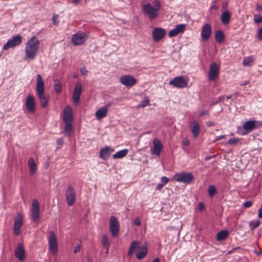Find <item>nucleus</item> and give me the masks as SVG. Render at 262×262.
I'll return each mask as SVG.
<instances>
[{
	"mask_svg": "<svg viewBox=\"0 0 262 262\" xmlns=\"http://www.w3.org/2000/svg\"><path fill=\"white\" fill-rule=\"evenodd\" d=\"M87 38L84 32H78L72 35L71 42L75 46H80L84 43Z\"/></svg>",
	"mask_w": 262,
	"mask_h": 262,
	"instance_id": "9d476101",
	"label": "nucleus"
},
{
	"mask_svg": "<svg viewBox=\"0 0 262 262\" xmlns=\"http://www.w3.org/2000/svg\"><path fill=\"white\" fill-rule=\"evenodd\" d=\"M206 124L208 126H211L212 125V123L210 122V121H208V122H206Z\"/></svg>",
	"mask_w": 262,
	"mask_h": 262,
	"instance_id": "680f3d73",
	"label": "nucleus"
},
{
	"mask_svg": "<svg viewBox=\"0 0 262 262\" xmlns=\"http://www.w3.org/2000/svg\"><path fill=\"white\" fill-rule=\"evenodd\" d=\"M26 106L28 111L33 113L35 111L36 105L34 98L31 95L27 96L26 101Z\"/></svg>",
	"mask_w": 262,
	"mask_h": 262,
	"instance_id": "6ab92c4d",
	"label": "nucleus"
},
{
	"mask_svg": "<svg viewBox=\"0 0 262 262\" xmlns=\"http://www.w3.org/2000/svg\"><path fill=\"white\" fill-rule=\"evenodd\" d=\"M22 41V37L19 35L14 36L12 39H9L4 45L3 49L4 50H7L10 48L15 47L20 43Z\"/></svg>",
	"mask_w": 262,
	"mask_h": 262,
	"instance_id": "9b49d317",
	"label": "nucleus"
},
{
	"mask_svg": "<svg viewBox=\"0 0 262 262\" xmlns=\"http://www.w3.org/2000/svg\"><path fill=\"white\" fill-rule=\"evenodd\" d=\"M239 141V140L237 138L230 139L228 140V143L230 145L235 144L238 143Z\"/></svg>",
	"mask_w": 262,
	"mask_h": 262,
	"instance_id": "37998d69",
	"label": "nucleus"
},
{
	"mask_svg": "<svg viewBox=\"0 0 262 262\" xmlns=\"http://www.w3.org/2000/svg\"><path fill=\"white\" fill-rule=\"evenodd\" d=\"M211 34V26L209 24H205L202 28L201 31V37L203 40H208Z\"/></svg>",
	"mask_w": 262,
	"mask_h": 262,
	"instance_id": "aec40b11",
	"label": "nucleus"
},
{
	"mask_svg": "<svg viewBox=\"0 0 262 262\" xmlns=\"http://www.w3.org/2000/svg\"><path fill=\"white\" fill-rule=\"evenodd\" d=\"M102 242L103 247L106 249V253H108L110 246V242L106 235L103 236Z\"/></svg>",
	"mask_w": 262,
	"mask_h": 262,
	"instance_id": "473e14b6",
	"label": "nucleus"
},
{
	"mask_svg": "<svg viewBox=\"0 0 262 262\" xmlns=\"http://www.w3.org/2000/svg\"><path fill=\"white\" fill-rule=\"evenodd\" d=\"M257 127H258V125H256L255 122L253 121H246L243 126V128L246 130H251Z\"/></svg>",
	"mask_w": 262,
	"mask_h": 262,
	"instance_id": "cd10ccee",
	"label": "nucleus"
},
{
	"mask_svg": "<svg viewBox=\"0 0 262 262\" xmlns=\"http://www.w3.org/2000/svg\"><path fill=\"white\" fill-rule=\"evenodd\" d=\"M178 34H179L178 33V32L175 28L170 30L168 33V36L169 37H173L176 36Z\"/></svg>",
	"mask_w": 262,
	"mask_h": 262,
	"instance_id": "ea45409f",
	"label": "nucleus"
},
{
	"mask_svg": "<svg viewBox=\"0 0 262 262\" xmlns=\"http://www.w3.org/2000/svg\"><path fill=\"white\" fill-rule=\"evenodd\" d=\"M258 37L260 39H262V28H260L258 31Z\"/></svg>",
	"mask_w": 262,
	"mask_h": 262,
	"instance_id": "5fc2aeb1",
	"label": "nucleus"
},
{
	"mask_svg": "<svg viewBox=\"0 0 262 262\" xmlns=\"http://www.w3.org/2000/svg\"><path fill=\"white\" fill-rule=\"evenodd\" d=\"M152 262H159V259L158 258H155Z\"/></svg>",
	"mask_w": 262,
	"mask_h": 262,
	"instance_id": "0e129e2a",
	"label": "nucleus"
},
{
	"mask_svg": "<svg viewBox=\"0 0 262 262\" xmlns=\"http://www.w3.org/2000/svg\"><path fill=\"white\" fill-rule=\"evenodd\" d=\"M73 77H74V78H77V75H74Z\"/></svg>",
	"mask_w": 262,
	"mask_h": 262,
	"instance_id": "69168bd1",
	"label": "nucleus"
},
{
	"mask_svg": "<svg viewBox=\"0 0 262 262\" xmlns=\"http://www.w3.org/2000/svg\"><path fill=\"white\" fill-rule=\"evenodd\" d=\"M199 209L201 210L203 209L204 208V204L202 203H200L199 204Z\"/></svg>",
	"mask_w": 262,
	"mask_h": 262,
	"instance_id": "6e6d98bb",
	"label": "nucleus"
},
{
	"mask_svg": "<svg viewBox=\"0 0 262 262\" xmlns=\"http://www.w3.org/2000/svg\"><path fill=\"white\" fill-rule=\"evenodd\" d=\"M169 84L179 89L184 88L187 85L186 81L182 76L176 77L173 80L169 81Z\"/></svg>",
	"mask_w": 262,
	"mask_h": 262,
	"instance_id": "4468645a",
	"label": "nucleus"
},
{
	"mask_svg": "<svg viewBox=\"0 0 262 262\" xmlns=\"http://www.w3.org/2000/svg\"><path fill=\"white\" fill-rule=\"evenodd\" d=\"M231 18V14L228 11L223 12L221 15V21L224 25H228Z\"/></svg>",
	"mask_w": 262,
	"mask_h": 262,
	"instance_id": "bb28decb",
	"label": "nucleus"
},
{
	"mask_svg": "<svg viewBox=\"0 0 262 262\" xmlns=\"http://www.w3.org/2000/svg\"><path fill=\"white\" fill-rule=\"evenodd\" d=\"M120 83L127 88L134 86L137 83V80L131 75H124L120 77Z\"/></svg>",
	"mask_w": 262,
	"mask_h": 262,
	"instance_id": "6e6552de",
	"label": "nucleus"
},
{
	"mask_svg": "<svg viewBox=\"0 0 262 262\" xmlns=\"http://www.w3.org/2000/svg\"><path fill=\"white\" fill-rule=\"evenodd\" d=\"M208 192L210 198L213 197L216 193V189L214 185H210L208 187Z\"/></svg>",
	"mask_w": 262,
	"mask_h": 262,
	"instance_id": "f704fd0d",
	"label": "nucleus"
},
{
	"mask_svg": "<svg viewBox=\"0 0 262 262\" xmlns=\"http://www.w3.org/2000/svg\"><path fill=\"white\" fill-rule=\"evenodd\" d=\"M73 120V112L70 105L66 106L63 111V121L65 122H72Z\"/></svg>",
	"mask_w": 262,
	"mask_h": 262,
	"instance_id": "412c9836",
	"label": "nucleus"
},
{
	"mask_svg": "<svg viewBox=\"0 0 262 262\" xmlns=\"http://www.w3.org/2000/svg\"><path fill=\"white\" fill-rule=\"evenodd\" d=\"M252 62V59L251 57H247L244 59L243 64L244 66H250Z\"/></svg>",
	"mask_w": 262,
	"mask_h": 262,
	"instance_id": "58836bf2",
	"label": "nucleus"
},
{
	"mask_svg": "<svg viewBox=\"0 0 262 262\" xmlns=\"http://www.w3.org/2000/svg\"><path fill=\"white\" fill-rule=\"evenodd\" d=\"M49 250L50 252L55 254L58 251V243L57 237L53 231L49 232V236L48 237Z\"/></svg>",
	"mask_w": 262,
	"mask_h": 262,
	"instance_id": "423d86ee",
	"label": "nucleus"
},
{
	"mask_svg": "<svg viewBox=\"0 0 262 262\" xmlns=\"http://www.w3.org/2000/svg\"><path fill=\"white\" fill-rule=\"evenodd\" d=\"M225 138V135H221V136H217L216 137V138H215V140L214 141V142H216L219 140H220L222 139H224Z\"/></svg>",
	"mask_w": 262,
	"mask_h": 262,
	"instance_id": "3c124183",
	"label": "nucleus"
},
{
	"mask_svg": "<svg viewBox=\"0 0 262 262\" xmlns=\"http://www.w3.org/2000/svg\"><path fill=\"white\" fill-rule=\"evenodd\" d=\"M154 147L152 151V155L159 156L163 148V145L159 139L155 138L153 139Z\"/></svg>",
	"mask_w": 262,
	"mask_h": 262,
	"instance_id": "4be33fe9",
	"label": "nucleus"
},
{
	"mask_svg": "<svg viewBox=\"0 0 262 262\" xmlns=\"http://www.w3.org/2000/svg\"><path fill=\"white\" fill-rule=\"evenodd\" d=\"M166 34V31L162 28H156L152 31V38L155 42H158L163 38Z\"/></svg>",
	"mask_w": 262,
	"mask_h": 262,
	"instance_id": "f3484780",
	"label": "nucleus"
},
{
	"mask_svg": "<svg viewBox=\"0 0 262 262\" xmlns=\"http://www.w3.org/2000/svg\"><path fill=\"white\" fill-rule=\"evenodd\" d=\"M149 104V100L148 96H145L143 100L141 101L138 105V107H145Z\"/></svg>",
	"mask_w": 262,
	"mask_h": 262,
	"instance_id": "c9c22d12",
	"label": "nucleus"
},
{
	"mask_svg": "<svg viewBox=\"0 0 262 262\" xmlns=\"http://www.w3.org/2000/svg\"><path fill=\"white\" fill-rule=\"evenodd\" d=\"M64 133L66 136H70L72 130V122H65Z\"/></svg>",
	"mask_w": 262,
	"mask_h": 262,
	"instance_id": "2f4dec72",
	"label": "nucleus"
},
{
	"mask_svg": "<svg viewBox=\"0 0 262 262\" xmlns=\"http://www.w3.org/2000/svg\"><path fill=\"white\" fill-rule=\"evenodd\" d=\"M160 8L161 4L158 1L154 2V5L150 3H147L141 6L143 14L147 16L150 20H155L159 17V11Z\"/></svg>",
	"mask_w": 262,
	"mask_h": 262,
	"instance_id": "f257e3e1",
	"label": "nucleus"
},
{
	"mask_svg": "<svg viewBox=\"0 0 262 262\" xmlns=\"http://www.w3.org/2000/svg\"><path fill=\"white\" fill-rule=\"evenodd\" d=\"M80 250V246L79 245H77V246H75V247L74 248V253H77L78 252H79Z\"/></svg>",
	"mask_w": 262,
	"mask_h": 262,
	"instance_id": "8fccbe9b",
	"label": "nucleus"
},
{
	"mask_svg": "<svg viewBox=\"0 0 262 262\" xmlns=\"http://www.w3.org/2000/svg\"><path fill=\"white\" fill-rule=\"evenodd\" d=\"M174 179L178 182L189 184L194 180V177L190 172H182L176 173Z\"/></svg>",
	"mask_w": 262,
	"mask_h": 262,
	"instance_id": "39448f33",
	"label": "nucleus"
},
{
	"mask_svg": "<svg viewBox=\"0 0 262 262\" xmlns=\"http://www.w3.org/2000/svg\"><path fill=\"white\" fill-rule=\"evenodd\" d=\"M134 224L136 226H140L141 225V222H140V220H139V219H138V218L135 219L134 220Z\"/></svg>",
	"mask_w": 262,
	"mask_h": 262,
	"instance_id": "49530a36",
	"label": "nucleus"
},
{
	"mask_svg": "<svg viewBox=\"0 0 262 262\" xmlns=\"http://www.w3.org/2000/svg\"><path fill=\"white\" fill-rule=\"evenodd\" d=\"M119 227L117 219L114 216H111L110 219V230L113 237H115L118 235Z\"/></svg>",
	"mask_w": 262,
	"mask_h": 262,
	"instance_id": "1a4fd4ad",
	"label": "nucleus"
},
{
	"mask_svg": "<svg viewBox=\"0 0 262 262\" xmlns=\"http://www.w3.org/2000/svg\"><path fill=\"white\" fill-rule=\"evenodd\" d=\"M190 129L194 138L198 137L200 132V127L196 120H193L190 122Z\"/></svg>",
	"mask_w": 262,
	"mask_h": 262,
	"instance_id": "5701e85b",
	"label": "nucleus"
},
{
	"mask_svg": "<svg viewBox=\"0 0 262 262\" xmlns=\"http://www.w3.org/2000/svg\"><path fill=\"white\" fill-rule=\"evenodd\" d=\"M81 92V84L80 83H76L73 93V100L75 103L78 104L79 103Z\"/></svg>",
	"mask_w": 262,
	"mask_h": 262,
	"instance_id": "a211bd4d",
	"label": "nucleus"
},
{
	"mask_svg": "<svg viewBox=\"0 0 262 262\" xmlns=\"http://www.w3.org/2000/svg\"><path fill=\"white\" fill-rule=\"evenodd\" d=\"M112 103L108 102L104 106L100 107L95 112V116L97 120H100L106 116L108 108L112 105Z\"/></svg>",
	"mask_w": 262,
	"mask_h": 262,
	"instance_id": "2eb2a0df",
	"label": "nucleus"
},
{
	"mask_svg": "<svg viewBox=\"0 0 262 262\" xmlns=\"http://www.w3.org/2000/svg\"><path fill=\"white\" fill-rule=\"evenodd\" d=\"M128 151L127 149H124L121 150H119L117 151L116 154L113 155V157L114 159H121L124 157H125Z\"/></svg>",
	"mask_w": 262,
	"mask_h": 262,
	"instance_id": "c85d7f7f",
	"label": "nucleus"
},
{
	"mask_svg": "<svg viewBox=\"0 0 262 262\" xmlns=\"http://www.w3.org/2000/svg\"><path fill=\"white\" fill-rule=\"evenodd\" d=\"M139 242L137 241H133L129 248L128 251V256L131 257L136 250V257L138 260H141L147 255L148 252L147 247L146 246H139Z\"/></svg>",
	"mask_w": 262,
	"mask_h": 262,
	"instance_id": "20e7f679",
	"label": "nucleus"
},
{
	"mask_svg": "<svg viewBox=\"0 0 262 262\" xmlns=\"http://www.w3.org/2000/svg\"><path fill=\"white\" fill-rule=\"evenodd\" d=\"M254 20L256 23H260L262 21V16L259 14L255 15Z\"/></svg>",
	"mask_w": 262,
	"mask_h": 262,
	"instance_id": "a19ab883",
	"label": "nucleus"
},
{
	"mask_svg": "<svg viewBox=\"0 0 262 262\" xmlns=\"http://www.w3.org/2000/svg\"><path fill=\"white\" fill-rule=\"evenodd\" d=\"M114 151V149L111 148L110 147H105L100 150L99 157L102 159H107L109 158L110 154Z\"/></svg>",
	"mask_w": 262,
	"mask_h": 262,
	"instance_id": "b1692460",
	"label": "nucleus"
},
{
	"mask_svg": "<svg viewBox=\"0 0 262 262\" xmlns=\"http://www.w3.org/2000/svg\"><path fill=\"white\" fill-rule=\"evenodd\" d=\"M189 142L188 140H186L184 142V144L185 145L188 146L189 145Z\"/></svg>",
	"mask_w": 262,
	"mask_h": 262,
	"instance_id": "052dcab7",
	"label": "nucleus"
},
{
	"mask_svg": "<svg viewBox=\"0 0 262 262\" xmlns=\"http://www.w3.org/2000/svg\"><path fill=\"white\" fill-rule=\"evenodd\" d=\"M240 249V248H239V247H236V248H235L233 249L232 250L228 252V253H233V252H234L236 250H238V249Z\"/></svg>",
	"mask_w": 262,
	"mask_h": 262,
	"instance_id": "4d7b16f0",
	"label": "nucleus"
},
{
	"mask_svg": "<svg viewBox=\"0 0 262 262\" xmlns=\"http://www.w3.org/2000/svg\"><path fill=\"white\" fill-rule=\"evenodd\" d=\"M261 125H262V123H261Z\"/></svg>",
	"mask_w": 262,
	"mask_h": 262,
	"instance_id": "338daca9",
	"label": "nucleus"
},
{
	"mask_svg": "<svg viewBox=\"0 0 262 262\" xmlns=\"http://www.w3.org/2000/svg\"><path fill=\"white\" fill-rule=\"evenodd\" d=\"M28 165L29 167L31 174L32 175L34 174L37 168L35 160L33 158L31 157L28 159Z\"/></svg>",
	"mask_w": 262,
	"mask_h": 262,
	"instance_id": "a878e982",
	"label": "nucleus"
},
{
	"mask_svg": "<svg viewBox=\"0 0 262 262\" xmlns=\"http://www.w3.org/2000/svg\"><path fill=\"white\" fill-rule=\"evenodd\" d=\"M23 216L20 213H18L14 219L13 232L16 235H18L20 233V228L23 225Z\"/></svg>",
	"mask_w": 262,
	"mask_h": 262,
	"instance_id": "ddd939ff",
	"label": "nucleus"
},
{
	"mask_svg": "<svg viewBox=\"0 0 262 262\" xmlns=\"http://www.w3.org/2000/svg\"><path fill=\"white\" fill-rule=\"evenodd\" d=\"M31 217L35 222H37L40 217L39 205L35 199L33 200L32 204Z\"/></svg>",
	"mask_w": 262,
	"mask_h": 262,
	"instance_id": "f8f14e48",
	"label": "nucleus"
},
{
	"mask_svg": "<svg viewBox=\"0 0 262 262\" xmlns=\"http://www.w3.org/2000/svg\"><path fill=\"white\" fill-rule=\"evenodd\" d=\"M88 72V71L86 70V69L84 67L81 68L80 73L81 75H86Z\"/></svg>",
	"mask_w": 262,
	"mask_h": 262,
	"instance_id": "de8ad7c7",
	"label": "nucleus"
},
{
	"mask_svg": "<svg viewBox=\"0 0 262 262\" xmlns=\"http://www.w3.org/2000/svg\"><path fill=\"white\" fill-rule=\"evenodd\" d=\"M80 0H72V2L75 5H77L79 2Z\"/></svg>",
	"mask_w": 262,
	"mask_h": 262,
	"instance_id": "13d9d810",
	"label": "nucleus"
},
{
	"mask_svg": "<svg viewBox=\"0 0 262 262\" xmlns=\"http://www.w3.org/2000/svg\"><path fill=\"white\" fill-rule=\"evenodd\" d=\"M61 84L59 82L54 84V89L56 93L59 94L61 92Z\"/></svg>",
	"mask_w": 262,
	"mask_h": 262,
	"instance_id": "4c0bfd02",
	"label": "nucleus"
},
{
	"mask_svg": "<svg viewBox=\"0 0 262 262\" xmlns=\"http://www.w3.org/2000/svg\"><path fill=\"white\" fill-rule=\"evenodd\" d=\"M39 41L37 37L34 36L28 40L25 47L26 57L31 60L34 59L38 52Z\"/></svg>",
	"mask_w": 262,
	"mask_h": 262,
	"instance_id": "7ed1b4c3",
	"label": "nucleus"
},
{
	"mask_svg": "<svg viewBox=\"0 0 262 262\" xmlns=\"http://www.w3.org/2000/svg\"><path fill=\"white\" fill-rule=\"evenodd\" d=\"M256 10H258V11H261L262 10V6H259V5H257L256 6Z\"/></svg>",
	"mask_w": 262,
	"mask_h": 262,
	"instance_id": "bf43d9fd",
	"label": "nucleus"
},
{
	"mask_svg": "<svg viewBox=\"0 0 262 262\" xmlns=\"http://www.w3.org/2000/svg\"><path fill=\"white\" fill-rule=\"evenodd\" d=\"M58 18V15L54 14L52 17L53 23L54 25L58 26L59 24V21L57 20Z\"/></svg>",
	"mask_w": 262,
	"mask_h": 262,
	"instance_id": "79ce46f5",
	"label": "nucleus"
},
{
	"mask_svg": "<svg viewBox=\"0 0 262 262\" xmlns=\"http://www.w3.org/2000/svg\"><path fill=\"white\" fill-rule=\"evenodd\" d=\"M208 114V113L207 111H202L200 113L199 116H200V117H202L204 115H207Z\"/></svg>",
	"mask_w": 262,
	"mask_h": 262,
	"instance_id": "603ef678",
	"label": "nucleus"
},
{
	"mask_svg": "<svg viewBox=\"0 0 262 262\" xmlns=\"http://www.w3.org/2000/svg\"><path fill=\"white\" fill-rule=\"evenodd\" d=\"M36 92L41 107H46L48 103L49 96L45 93L44 83L40 74L37 75Z\"/></svg>",
	"mask_w": 262,
	"mask_h": 262,
	"instance_id": "f03ea898",
	"label": "nucleus"
},
{
	"mask_svg": "<svg viewBox=\"0 0 262 262\" xmlns=\"http://www.w3.org/2000/svg\"><path fill=\"white\" fill-rule=\"evenodd\" d=\"M56 143L58 145L61 146L63 143V139L62 138H58L56 140Z\"/></svg>",
	"mask_w": 262,
	"mask_h": 262,
	"instance_id": "09e8293b",
	"label": "nucleus"
},
{
	"mask_svg": "<svg viewBox=\"0 0 262 262\" xmlns=\"http://www.w3.org/2000/svg\"><path fill=\"white\" fill-rule=\"evenodd\" d=\"M66 200L68 205L69 206H72L75 203L76 200V192L74 187L69 185L68 186L65 193Z\"/></svg>",
	"mask_w": 262,
	"mask_h": 262,
	"instance_id": "0eeeda50",
	"label": "nucleus"
},
{
	"mask_svg": "<svg viewBox=\"0 0 262 262\" xmlns=\"http://www.w3.org/2000/svg\"><path fill=\"white\" fill-rule=\"evenodd\" d=\"M229 233L227 230H222L218 232L216 236V239L218 241H222L226 238L228 236Z\"/></svg>",
	"mask_w": 262,
	"mask_h": 262,
	"instance_id": "c756f323",
	"label": "nucleus"
},
{
	"mask_svg": "<svg viewBox=\"0 0 262 262\" xmlns=\"http://www.w3.org/2000/svg\"><path fill=\"white\" fill-rule=\"evenodd\" d=\"M232 97V96L231 95L227 96L226 98L227 99H231Z\"/></svg>",
	"mask_w": 262,
	"mask_h": 262,
	"instance_id": "e2e57ef3",
	"label": "nucleus"
},
{
	"mask_svg": "<svg viewBox=\"0 0 262 262\" xmlns=\"http://www.w3.org/2000/svg\"><path fill=\"white\" fill-rule=\"evenodd\" d=\"M215 38L219 43H222L224 41V34L221 30L217 31L215 33Z\"/></svg>",
	"mask_w": 262,
	"mask_h": 262,
	"instance_id": "7c9ffc66",
	"label": "nucleus"
},
{
	"mask_svg": "<svg viewBox=\"0 0 262 262\" xmlns=\"http://www.w3.org/2000/svg\"><path fill=\"white\" fill-rule=\"evenodd\" d=\"M252 204L251 201H247L243 204V206L245 208H249L252 206Z\"/></svg>",
	"mask_w": 262,
	"mask_h": 262,
	"instance_id": "c03bdc74",
	"label": "nucleus"
},
{
	"mask_svg": "<svg viewBox=\"0 0 262 262\" xmlns=\"http://www.w3.org/2000/svg\"><path fill=\"white\" fill-rule=\"evenodd\" d=\"M169 181V179L166 177H162L161 178V182L162 184H164V185L166 184Z\"/></svg>",
	"mask_w": 262,
	"mask_h": 262,
	"instance_id": "a18cd8bd",
	"label": "nucleus"
},
{
	"mask_svg": "<svg viewBox=\"0 0 262 262\" xmlns=\"http://www.w3.org/2000/svg\"><path fill=\"white\" fill-rule=\"evenodd\" d=\"M185 28H186V25L181 24L177 25L174 28L177 30L178 33L180 34V33H182L184 32V31L185 30Z\"/></svg>",
	"mask_w": 262,
	"mask_h": 262,
	"instance_id": "e433bc0d",
	"label": "nucleus"
},
{
	"mask_svg": "<svg viewBox=\"0 0 262 262\" xmlns=\"http://www.w3.org/2000/svg\"><path fill=\"white\" fill-rule=\"evenodd\" d=\"M261 224V221L259 220L251 221L249 222V227L251 230H254L257 228Z\"/></svg>",
	"mask_w": 262,
	"mask_h": 262,
	"instance_id": "72a5a7b5",
	"label": "nucleus"
},
{
	"mask_svg": "<svg viewBox=\"0 0 262 262\" xmlns=\"http://www.w3.org/2000/svg\"><path fill=\"white\" fill-rule=\"evenodd\" d=\"M15 256L20 261L24 259L25 257V250L21 244H18L15 251Z\"/></svg>",
	"mask_w": 262,
	"mask_h": 262,
	"instance_id": "393cba45",
	"label": "nucleus"
},
{
	"mask_svg": "<svg viewBox=\"0 0 262 262\" xmlns=\"http://www.w3.org/2000/svg\"><path fill=\"white\" fill-rule=\"evenodd\" d=\"M219 75V67L215 62H212L210 66L208 78L210 81L214 80Z\"/></svg>",
	"mask_w": 262,
	"mask_h": 262,
	"instance_id": "dca6fc26",
	"label": "nucleus"
},
{
	"mask_svg": "<svg viewBox=\"0 0 262 262\" xmlns=\"http://www.w3.org/2000/svg\"><path fill=\"white\" fill-rule=\"evenodd\" d=\"M164 186V185L162 183L159 184L156 187V189L160 190L161 189H162V188Z\"/></svg>",
	"mask_w": 262,
	"mask_h": 262,
	"instance_id": "864d4df0",
	"label": "nucleus"
}]
</instances>
